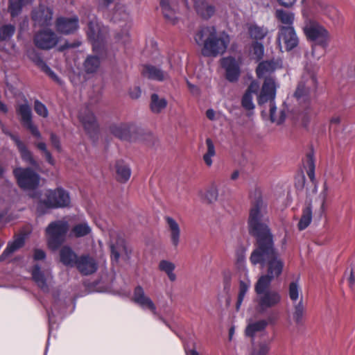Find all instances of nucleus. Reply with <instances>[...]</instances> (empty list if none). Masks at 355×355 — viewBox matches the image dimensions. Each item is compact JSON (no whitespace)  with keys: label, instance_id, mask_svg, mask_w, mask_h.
<instances>
[{"label":"nucleus","instance_id":"f257e3e1","mask_svg":"<svg viewBox=\"0 0 355 355\" xmlns=\"http://www.w3.org/2000/svg\"><path fill=\"white\" fill-rule=\"evenodd\" d=\"M282 67V60L272 59L261 62L256 69L257 77L259 78H265L260 94L258 96V103L259 105L269 103L270 120L277 124L282 123L284 121L286 115L283 110L279 113L277 112V107L275 105V98L278 85L275 80L270 76L276 70Z\"/></svg>","mask_w":355,"mask_h":355},{"label":"nucleus","instance_id":"f03ea898","mask_svg":"<svg viewBox=\"0 0 355 355\" xmlns=\"http://www.w3.org/2000/svg\"><path fill=\"white\" fill-rule=\"evenodd\" d=\"M250 261L253 265L261 264L266 268V274L262 275L258 281L263 280L271 283L279 277L283 271L284 263L275 248L273 239L257 243L256 248L252 252Z\"/></svg>","mask_w":355,"mask_h":355},{"label":"nucleus","instance_id":"7ed1b4c3","mask_svg":"<svg viewBox=\"0 0 355 355\" xmlns=\"http://www.w3.org/2000/svg\"><path fill=\"white\" fill-rule=\"evenodd\" d=\"M269 209L266 200L259 189H255L252 196V204L248 218L250 234L256 239L257 243L273 239L268 226Z\"/></svg>","mask_w":355,"mask_h":355},{"label":"nucleus","instance_id":"20e7f679","mask_svg":"<svg viewBox=\"0 0 355 355\" xmlns=\"http://www.w3.org/2000/svg\"><path fill=\"white\" fill-rule=\"evenodd\" d=\"M194 40L202 46L201 53L206 57H217L223 54L230 42L228 34L225 31L218 32L214 26L202 27L196 33Z\"/></svg>","mask_w":355,"mask_h":355},{"label":"nucleus","instance_id":"39448f33","mask_svg":"<svg viewBox=\"0 0 355 355\" xmlns=\"http://www.w3.org/2000/svg\"><path fill=\"white\" fill-rule=\"evenodd\" d=\"M270 284L271 283L263 280L257 281L255 284L257 308L261 313L277 306L282 302V295L277 291L270 289Z\"/></svg>","mask_w":355,"mask_h":355},{"label":"nucleus","instance_id":"423d86ee","mask_svg":"<svg viewBox=\"0 0 355 355\" xmlns=\"http://www.w3.org/2000/svg\"><path fill=\"white\" fill-rule=\"evenodd\" d=\"M317 71V67H309V65L305 67L294 94L298 101H306L309 96L316 90L318 87Z\"/></svg>","mask_w":355,"mask_h":355},{"label":"nucleus","instance_id":"0eeeda50","mask_svg":"<svg viewBox=\"0 0 355 355\" xmlns=\"http://www.w3.org/2000/svg\"><path fill=\"white\" fill-rule=\"evenodd\" d=\"M69 230V223L65 220H58L51 223L46 228L48 245L50 249L57 250L65 241Z\"/></svg>","mask_w":355,"mask_h":355},{"label":"nucleus","instance_id":"6e6552de","mask_svg":"<svg viewBox=\"0 0 355 355\" xmlns=\"http://www.w3.org/2000/svg\"><path fill=\"white\" fill-rule=\"evenodd\" d=\"M303 31L306 37L316 44L326 48L329 45L330 35L328 31L315 20L306 19Z\"/></svg>","mask_w":355,"mask_h":355},{"label":"nucleus","instance_id":"1a4fd4ad","mask_svg":"<svg viewBox=\"0 0 355 355\" xmlns=\"http://www.w3.org/2000/svg\"><path fill=\"white\" fill-rule=\"evenodd\" d=\"M45 196L46 199L42 202L48 208L66 207L71 202L69 193L62 188L46 191Z\"/></svg>","mask_w":355,"mask_h":355},{"label":"nucleus","instance_id":"9d476101","mask_svg":"<svg viewBox=\"0 0 355 355\" xmlns=\"http://www.w3.org/2000/svg\"><path fill=\"white\" fill-rule=\"evenodd\" d=\"M13 173L19 186L24 190L34 189L40 184V176L30 168H17Z\"/></svg>","mask_w":355,"mask_h":355},{"label":"nucleus","instance_id":"9b49d317","mask_svg":"<svg viewBox=\"0 0 355 355\" xmlns=\"http://www.w3.org/2000/svg\"><path fill=\"white\" fill-rule=\"evenodd\" d=\"M107 33V28L101 27L96 17H92L88 23L87 33L95 52L99 51Z\"/></svg>","mask_w":355,"mask_h":355},{"label":"nucleus","instance_id":"f8f14e48","mask_svg":"<svg viewBox=\"0 0 355 355\" xmlns=\"http://www.w3.org/2000/svg\"><path fill=\"white\" fill-rule=\"evenodd\" d=\"M133 300L142 309L150 311L155 315H157L159 320L166 324L164 318L158 315L155 304L153 300L146 295L144 290L141 286H138L135 288L133 295Z\"/></svg>","mask_w":355,"mask_h":355},{"label":"nucleus","instance_id":"ddd939ff","mask_svg":"<svg viewBox=\"0 0 355 355\" xmlns=\"http://www.w3.org/2000/svg\"><path fill=\"white\" fill-rule=\"evenodd\" d=\"M221 65L225 70V76L230 82L238 80L241 73V60L233 57L224 58L221 60Z\"/></svg>","mask_w":355,"mask_h":355},{"label":"nucleus","instance_id":"4468645a","mask_svg":"<svg viewBox=\"0 0 355 355\" xmlns=\"http://www.w3.org/2000/svg\"><path fill=\"white\" fill-rule=\"evenodd\" d=\"M31 19L35 26H49L51 24L53 20V11L44 5H40L38 8L33 10Z\"/></svg>","mask_w":355,"mask_h":355},{"label":"nucleus","instance_id":"2eb2a0df","mask_svg":"<svg viewBox=\"0 0 355 355\" xmlns=\"http://www.w3.org/2000/svg\"><path fill=\"white\" fill-rule=\"evenodd\" d=\"M78 119L88 135H92L97 132L98 124L92 110L89 107L80 109Z\"/></svg>","mask_w":355,"mask_h":355},{"label":"nucleus","instance_id":"dca6fc26","mask_svg":"<svg viewBox=\"0 0 355 355\" xmlns=\"http://www.w3.org/2000/svg\"><path fill=\"white\" fill-rule=\"evenodd\" d=\"M279 44H284L287 51L296 47L299 43L298 37L293 26H282L278 36Z\"/></svg>","mask_w":355,"mask_h":355},{"label":"nucleus","instance_id":"f3484780","mask_svg":"<svg viewBox=\"0 0 355 355\" xmlns=\"http://www.w3.org/2000/svg\"><path fill=\"white\" fill-rule=\"evenodd\" d=\"M35 45L42 49H50L58 42V37L55 33L49 29H44L37 33L34 39Z\"/></svg>","mask_w":355,"mask_h":355},{"label":"nucleus","instance_id":"a211bd4d","mask_svg":"<svg viewBox=\"0 0 355 355\" xmlns=\"http://www.w3.org/2000/svg\"><path fill=\"white\" fill-rule=\"evenodd\" d=\"M17 114L21 116V121L35 137L41 138V134L37 128L32 123V112L31 107L27 104H21L17 108Z\"/></svg>","mask_w":355,"mask_h":355},{"label":"nucleus","instance_id":"6ab92c4d","mask_svg":"<svg viewBox=\"0 0 355 355\" xmlns=\"http://www.w3.org/2000/svg\"><path fill=\"white\" fill-rule=\"evenodd\" d=\"M32 277L36 284L44 291L48 292L53 277L48 270L43 272L38 265H35L31 271Z\"/></svg>","mask_w":355,"mask_h":355},{"label":"nucleus","instance_id":"aec40b11","mask_svg":"<svg viewBox=\"0 0 355 355\" xmlns=\"http://www.w3.org/2000/svg\"><path fill=\"white\" fill-rule=\"evenodd\" d=\"M111 251V261L113 266L119 264V259L128 257V250L125 241L121 238L112 239L110 243Z\"/></svg>","mask_w":355,"mask_h":355},{"label":"nucleus","instance_id":"412c9836","mask_svg":"<svg viewBox=\"0 0 355 355\" xmlns=\"http://www.w3.org/2000/svg\"><path fill=\"white\" fill-rule=\"evenodd\" d=\"M164 218L166 229L169 232L171 243L173 247L177 248L180 243L181 230L180 225L171 216H166Z\"/></svg>","mask_w":355,"mask_h":355},{"label":"nucleus","instance_id":"4be33fe9","mask_svg":"<svg viewBox=\"0 0 355 355\" xmlns=\"http://www.w3.org/2000/svg\"><path fill=\"white\" fill-rule=\"evenodd\" d=\"M159 6L165 19L172 24H176L178 19L177 3L170 0H161Z\"/></svg>","mask_w":355,"mask_h":355},{"label":"nucleus","instance_id":"5701e85b","mask_svg":"<svg viewBox=\"0 0 355 355\" xmlns=\"http://www.w3.org/2000/svg\"><path fill=\"white\" fill-rule=\"evenodd\" d=\"M55 26L58 32L66 35L71 34L78 28V18L60 17L57 19Z\"/></svg>","mask_w":355,"mask_h":355},{"label":"nucleus","instance_id":"b1692460","mask_svg":"<svg viewBox=\"0 0 355 355\" xmlns=\"http://www.w3.org/2000/svg\"><path fill=\"white\" fill-rule=\"evenodd\" d=\"M314 10L320 14L329 17L332 21L336 22L339 19V12L332 6L327 4L324 1H318L313 3Z\"/></svg>","mask_w":355,"mask_h":355},{"label":"nucleus","instance_id":"393cba45","mask_svg":"<svg viewBox=\"0 0 355 355\" xmlns=\"http://www.w3.org/2000/svg\"><path fill=\"white\" fill-rule=\"evenodd\" d=\"M76 266L80 272L85 275L94 273L97 270L96 261L88 256H83L78 259Z\"/></svg>","mask_w":355,"mask_h":355},{"label":"nucleus","instance_id":"a878e982","mask_svg":"<svg viewBox=\"0 0 355 355\" xmlns=\"http://www.w3.org/2000/svg\"><path fill=\"white\" fill-rule=\"evenodd\" d=\"M197 13L203 19H209L216 11L215 6L205 0H198L195 3Z\"/></svg>","mask_w":355,"mask_h":355},{"label":"nucleus","instance_id":"bb28decb","mask_svg":"<svg viewBox=\"0 0 355 355\" xmlns=\"http://www.w3.org/2000/svg\"><path fill=\"white\" fill-rule=\"evenodd\" d=\"M175 264L167 259H162L158 263L159 270L165 273L171 282L177 280V275L175 272Z\"/></svg>","mask_w":355,"mask_h":355},{"label":"nucleus","instance_id":"cd10ccee","mask_svg":"<svg viewBox=\"0 0 355 355\" xmlns=\"http://www.w3.org/2000/svg\"><path fill=\"white\" fill-rule=\"evenodd\" d=\"M61 262L67 266H76L78 260L76 253L69 246H64L60 252Z\"/></svg>","mask_w":355,"mask_h":355},{"label":"nucleus","instance_id":"c85d7f7f","mask_svg":"<svg viewBox=\"0 0 355 355\" xmlns=\"http://www.w3.org/2000/svg\"><path fill=\"white\" fill-rule=\"evenodd\" d=\"M247 28L250 38L254 40H263L268 32L267 28L258 26L254 23L248 24Z\"/></svg>","mask_w":355,"mask_h":355},{"label":"nucleus","instance_id":"c756f323","mask_svg":"<svg viewBox=\"0 0 355 355\" xmlns=\"http://www.w3.org/2000/svg\"><path fill=\"white\" fill-rule=\"evenodd\" d=\"M142 73L145 77L159 81L164 80L167 76L166 73L160 69L151 65L145 66Z\"/></svg>","mask_w":355,"mask_h":355},{"label":"nucleus","instance_id":"7c9ffc66","mask_svg":"<svg viewBox=\"0 0 355 355\" xmlns=\"http://www.w3.org/2000/svg\"><path fill=\"white\" fill-rule=\"evenodd\" d=\"M116 179L121 182H127L131 175V170L128 164L123 161H119L116 164Z\"/></svg>","mask_w":355,"mask_h":355},{"label":"nucleus","instance_id":"2f4dec72","mask_svg":"<svg viewBox=\"0 0 355 355\" xmlns=\"http://www.w3.org/2000/svg\"><path fill=\"white\" fill-rule=\"evenodd\" d=\"M268 321L266 320H259L250 322L245 329V335L253 338L257 333L263 331L268 326Z\"/></svg>","mask_w":355,"mask_h":355},{"label":"nucleus","instance_id":"473e14b6","mask_svg":"<svg viewBox=\"0 0 355 355\" xmlns=\"http://www.w3.org/2000/svg\"><path fill=\"white\" fill-rule=\"evenodd\" d=\"M132 126L127 123H120L111 127L112 133L121 139L129 138Z\"/></svg>","mask_w":355,"mask_h":355},{"label":"nucleus","instance_id":"72a5a7b5","mask_svg":"<svg viewBox=\"0 0 355 355\" xmlns=\"http://www.w3.org/2000/svg\"><path fill=\"white\" fill-rule=\"evenodd\" d=\"M92 232V228L87 221L76 224L71 229L70 235L76 238H80L89 235Z\"/></svg>","mask_w":355,"mask_h":355},{"label":"nucleus","instance_id":"f704fd0d","mask_svg":"<svg viewBox=\"0 0 355 355\" xmlns=\"http://www.w3.org/2000/svg\"><path fill=\"white\" fill-rule=\"evenodd\" d=\"M304 312L305 308L303 304V300L301 297L297 303L293 304V311L291 313V317L296 324H302Z\"/></svg>","mask_w":355,"mask_h":355},{"label":"nucleus","instance_id":"c9c22d12","mask_svg":"<svg viewBox=\"0 0 355 355\" xmlns=\"http://www.w3.org/2000/svg\"><path fill=\"white\" fill-rule=\"evenodd\" d=\"M329 196V188L326 183L324 184L322 190L320 193L316 200L320 204V207L318 209V214L322 216L324 214L327 209V200Z\"/></svg>","mask_w":355,"mask_h":355},{"label":"nucleus","instance_id":"e433bc0d","mask_svg":"<svg viewBox=\"0 0 355 355\" xmlns=\"http://www.w3.org/2000/svg\"><path fill=\"white\" fill-rule=\"evenodd\" d=\"M312 220V208L311 205L304 207L302 210L301 218L298 223V229L303 230L306 229Z\"/></svg>","mask_w":355,"mask_h":355},{"label":"nucleus","instance_id":"4c0bfd02","mask_svg":"<svg viewBox=\"0 0 355 355\" xmlns=\"http://www.w3.org/2000/svg\"><path fill=\"white\" fill-rule=\"evenodd\" d=\"M270 348L269 342L261 341L253 345L248 355H268Z\"/></svg>","mask_w":355,"mask_h":355},{"label":"nucleus","instance_id":"58836bf2","mask_svg":"<svg viewBox=\"0 0 355 355\" xmlns=\"http://www.w3.org/2000/svg\"><path fill=\"white\" fill-rule=\"evenodd\" d=\"M275 16L282 24L287 26H293L295 19V15L293 12L278 9L276 10Z\"/></svg>","mask_w":355,"mask_h":355},{"label":"nucleus","instance_id":"ea45409f","mask_svg":"<svg viewBox=\"0 0 355 355\" xmlns=\"http://www.w3.org/2000/svg\"><path fill=\"white\" fill-rule=\"evenodd\" d=\"M167 105V101L164 98H159L156 94L151 96L150 108L153 112L159 113L165 109Z\"/></svg>","mask_w":355,"mask_h":355},{"label":"nucleus","instance_id":"a19ab883","mask_svg":"<svg viewBox=\"0 0 355 355\" xmlns=\"http://www.w3.org/2000/svg\"><path fill=\"white\" fill-rule=\"evenodd\" d=\"M112 20L114 22L123 21L127 23L128 21L129 13L124 6L118 4L115 6L112 15Z\"/></svg>","mask_w":355,"mask_h":355},{"label":"nucleus","instance_id":"79ce46f5","mask_svg":"<svg viewBox=\"0 0 355 355\" xmlns=\"http://www.w3.org/2000/svg\"><path fill=\"white\" fill-rule=\"evenodd\" d=\"M288 296L293 303H297L302 297V291L297 281L292 282L288 286Z\"/></svg>","mask_w":355,"mask_h":355},{"label":"nucleus","instance_id":"37998d69","mask_svg":"<svg viewBox=\"0 0 355 355\" xmlns=\"http://www.w3.org/2000/svg\"><path fill=\"white\" fill-rule=\"evenodd\" d=\"M250 284H250V280L240 282L238 299H237V302H236V308L237 310H239L240 309V307L242 304V302L243 301V299L250 287Z\"/></svg>","mask_w":355,"mask_h":355},{"label":"nucleus","instance_id":"c03bdc74","mask_svg":"<svg viewBox=\"0 0 355 355\" xmlns=\"http://www.w3.org/2000/svg\"><path fill=\"white\" fill-rule=\"evenodd\" d=\"M24 243V239L21 236L17 238L12 243H9L1 254L0 259H4L6 257L21 248Z\"/></svg>","mask_w":355,"mask_h":355},{"label":"nucleus","instance_id":"a18cd8bd","mask_svg":"<svg viewBox=\"0 0 355 355\" xmlns=\"http://www.w3.org/2000/svg\"><path fill=\"white\" fill-rule=\"evenodd\" d=\"M207 152L203 155V160L208 166L212 165V157L216 155L215 146L212 140L209 138L206 139Z\"/></svg>","mask_w":355,"mask_h":355},{"label":"nucleus","instance_id":"49530a36","mask_svg":"<svg viewBox=\"0 0 355 355\" xmlns=\"http://www.w3.org/2000/svg\"><path fill=\"white\" fill-rule=\"evenodd\" d=\"M10 137H11L12 139L16 144V145L21 153L22 158L24 160L28 161L31 163H32L33 159H32L31 153L27 150V148L24 145V144L19 140V139L17 136L10 135Z\"/></svg>","mask_w":355,"mask_h":355},{"label":"nucleus","instance_id":"de8ad7c7","mask_svg":"<svg viewBox=\"0 0 355 355\" xmlns=\"http://www.w3.org/2000/svg\"><path fill=\"white\" fill-rule=\"evenodd\" d=\"M100 65L99 58L96 56H89L85 62V69L87 73L95 72Z\"/></svg>","mask_w":355,"mask_h":355},{"label":"nucleus","instance_id":"09e8293b","mask_svg":"<svg viewBox=\"0 0 355 355\" xmlns=\"http://www.w3.org/2000/svg\"><path fill=\"white\" fill-rule=\"evenodd\" d=\"M205 198L209 203H212L217 200L218 196V190L216 184L210 185L205 193Z\"/></svg>","mask_w":355,"mask_h":355},{"label":"nucleus","instance_id":"8fccbe9b","mask_svg":"<svg viewBox=\"0 0 355 355\" xmlns=\"http://www.w3.org/2000/svg\"><path fill=\"white\" fill-rule=\"evenodd\" d=\"M24 0H9L8 10L12 17L17 16L21 11Z\"/></svg>","mask_w":355,"mask_h":355},{"label":"nucleus","instance_id":"3c124183","mask_svg":"<svg viewBox=\"0 0 355 355\" xmlns=\"http://www.w3.org/2000/svg\"><path fill=\"white\" fill-rule=\"evenodd\" d=\"M241 105L245 110L252 111L255 107L253 102V95L245 92L241 99Z\"/></svg>","mask_w":355,"mask_h":355},{"label":"nucleus","instance_id":"603ef678","mask_svg":"<svg viewBox=\"0 0 355 355\" xmlns=\"http://www.w3.org/2000/svg\"><path fill=\"white\" fill-rule=\"evenodd\" d=\"M15 27L12 25H6L0 28V39L6 40L10 39L15 33Z\"/></svg>","mask_w":355,"mask_h":355},{"label":"nucleus","instance_id":"864d4df0","mask_svg":"<svg viewBox=\"0 0 355 355\" xmlns=\"http://www.w3.org/2000/svg\"><path fill=\"white\" fill-rule=\"evenodd\" d=\"M252 54L257 60H261L264 54V47L261 43L255 42L252 45Z\"/></svg>","mask_w":355,"mask_h":355},{"label":"nucleus","instance_id":"5fc2aeb1","mask_svg":"<svg viewBox=\"0 0 355 355\" xmlns=\"http://www.w3.org/2000/svg\"><path fill=\"white\" fill-rule=\"evenodd\" d=\"M34 109L38 115L44 118L48 116L49 112L46 107L38 100L35 101Z\"/></svg>","mask_w":355,"mask_h":355},{"label":"nucleus","instance_id":"6e6d98bb","mask_svg":"<svg viewBox=\"0 0 355 355\" xmlns=\"http://www.w3.org/2000/svg\"><path fill=\"white\" fill-rule=\"evenodd\" d=\"M37 147L41 150L43 152L47 162L50 164H54V160L51 156V154L50 153V152L47 150V148H46V145L45 143L44 142H39L36 144Z\"/></svg>","mask_w":355,"mask_h":355},{"label":"nucleus","instance_id":"4d7b16f0","mask_svg":"<svg viewBox=\"0 0 355 355\" xmlns=\"http://www.w3.org/2000/svg\"><path fill=\"white\" fill-rule=\"evenodd\" d=\"M30 57L31 58V59L34 60V62H35L38 64H40L41 67H42V68L44 69V70L46 73H48L51 77H55V74L54 73V72L52 71L51 69L45 63L43 62V61L40 59V57L37 56L35 58H33V57H31V55Z\"/></svg>","mask_w":355,"mask_h":355},{"label":"nucleus","instance_id":"13d9d810","mask_svg":"<svg viewBox=\"0 0 355 355\" xmlns=\"http://www.w3.org/2000/svg\"><path fill=\"white\" fill-rule=\"evenodd\" d=\"M259 89V84L257 81H252L249 85L245 93H250L251 95H254L257 93Z\"/></svg>","mask_w":355,"mask_h":355},{"label":"nucleus","instance_id":"bf43d9fd","mask_svg":"<svg viewBox=\"0 0 355 355\" xmlns=\"http://www.w3.org/2000/svg\"><path fill=\"white\" fill-rule=\"evenodd\" d=\"M51 142L52 146L58 150H61V144L59 138L54 134H51Z\"/></svg>","mask_w":355,"mask_h":355},{"label":"nucleus","instance_id":"052dcab7","mask_svg":"<svg viewBox=\"0 0 355 355\" xmlns=\"http://www.w3.org/2000/svg\"><path fill=\"white\" fill-rule=\"evenodd\" d=\"M141 92L139 87L131 88L129 94L132 98H138L141 96Z\"/></svg>","mask_w":355,"mask_h":355},{"label":"nucleus","instance_id":"680f3d73","mask_svg":"<svg viewBox=\"0 0 355 355\" xmlns=\"http://www.w3.org/2000/svg\"><path fill=\"white\" fill-rule=\"evenodd\" d=\"M48 316H49V334H51L53 326L55 323V313L53 309L51 310V311H48Z\"/></svg>","mask_w":355,"mask_h":355},{"label":"nucleus","instance_id":"e2e57ef3","mask_svg":"<svg viewBox=\"0 0 355 355\" xmlns=\"http://www.w3.org/2000/svg\"><path fill=\"white\" fill-rule=\"evenodd\" d=\"M46 257L45 252L42 250H35L34 252L35 260H43Z\"/></svg>","mask_w":355,"mask_h":355},{"label":"nucleus","instance_id":"0e129e2a","mask_svg":"<svg viewBox=\"0 0 355 355\" xmlns=\"http://www.w3.org/2000/svg\"><path fill=\"white\" fill-rule=\"evenodd\" d=\"M206 116L209 120L214 121L216 119V112L213 109L207 110L206 112Z\"/></svg>","mask_w":355,"mask_h":355},{"label":"nucleus","instance_id":"69168bd1","mask_svg":"<svg viewBox=\"0 0 355 355\" xmlns=\"http://www.w3.org/2000/svg\"><path fill=\"white\" fill-rule=\"evenodd\" d=\"M113 0H98V6L100 8H106L107 7Z\"/></svg>","mask_w":355,"mask_h":355},{"label":"nucleus","instance_id":"338daca9","mask_svg":"<svg viewBox=\"0 0 355 355\" xmlns=\"http://www.w3.org/2000/svg\"><path fill=\"white\" fill-rule=\"evenodd\" d=\"M117 38H118L119 41H121V42L125 43V42H128L129 40L128 33L127 31H125L123 34V36H121V37L119 35H118Z\"/></svg>","mask_w":355,"mask_h":355},{"label":"nucleus","instance_id":"774afa93","mask_svg":"<svg viewBox=\"0 0 355 355\" xmlns=\"http://www.w3.org/2000/svg\"><path fill=\"white\" fill-rule=\"evenodd\" d=\"M307 175H308L309 178H310V180L312 182H313L315 180V173H314V167H313V164L311 165L309 170L308 171Z\"/></svg>","mask_w":355,"mask_h":355}]
</instances>
